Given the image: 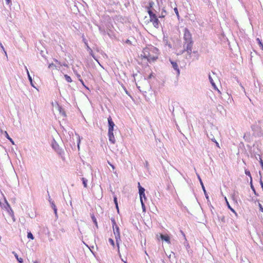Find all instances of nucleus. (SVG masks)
<instances>
[{
	"mask_svg": "<svg viewBox=\"0 0 263 263\" xmlns=\"http://www.w3.org/2000/svg\"><path fill=\"white\" fill-rule=\"evenodd\" d=\"M0 46H1V47L2 48V49H3V50L4 51V53H5V55L7 56V52H6V51L5 50L4 47V46H3V45H2V43H1V44H0Z\"/></svg>",
	"mask_w": 263,
	"mask_h": 263,
	"instance_id": "72a5a7b5",
	"label": "nucleus"
},
{
	"mask_svg": "<svg viewBox=\"0 0 263 263\" xmlns=\"http://www.w3.org/2000/svg\"><path fill=\"white\" fill-rule=\"evenodd\" d=\"M114 130V127H108V133L113 132Z\"/></svg>",
	"mask_w": 263,
	"mask_h": 263,
	"instance_id": "e433bc0d",
	"label": "nucleus"
},
{
	"mask_svg": "<svg viewBox=\"0 0 263 263\" xmlns=\"http://www.w3.org/2000/svg\"><path fill=\"white\" fill-rule=\"evenodd\" d=\"M219 220H221L223 223L225 222V217L224 216H218Z\"/></svg>",
	"mask_w": 263,
	"mask_h": 263,
	"instance_id": "cd10ccee",
	"label": "nucleus"
},
{
	"mask_svg": "<svg viewBox=\"0 0 263 263\" xmlns=\"http://www.w3.org/2000/svg\"><path fill=\"white\" fill-rule=\"evenodd\" d=\"M245 174H246V175L249 176L251 178V179L252 180V177H251V173H250L249 171H248L247 170H245Z\"/></svg>",
	"mask_w": 263,
	"mask_h": 263,
	"instance_id": "c756f323",
	"label": "nucleus"
},
{
	"mask_svg": "<svg viewBox=\"0 0 263 263\" xmlns=\"http://www.w3.org/2000/svg\"><path fill=\"white\" fill-rule=\"evenodd\" d=\"M63 65H64V66H67V65H66V64H63Z\"/></svg>",
	"mask_w": 263,
	"mask_h": 263,
	"instance_id": "864d4df0",
	"label": "nucleus"
},
{
	"mask_svg": "<svg viewBox=\"0 0 263 263\" xmlns=\"http://www.w3.org/2000/svg\"><path fill=\"white\" fill-rule=\"evenodd\" d=\"M140 202H141V203L142 210H143V212H145V210H146V208H145V204L144 203V201H140Z\"/></svg>",
	"mask_w": 263,
	"mask_h": 263,
	"instance_id": "c85d7f7f",
	"label": "nucleus"
},
{
	"mask_svg": "<svg viewBox=\"0 0 263 263\" xmlns=\"http://www.w3.org/2000/svg\"><path fill=\"white\" fill-rule=\"evenodd\" d=\"M138 189H139V193L140 194H142L143 193H144L145 189L144 187H142L140 185V184L139 182H138Z\"/></svg>",
	"mask_w": 263,
	"mask_h": 263,
	"instance_id": "ddd939ff",
	"label": "nucleus"
},
{
	"mask_svg": "<svg viewBox=\"0 0 263 263\" xmlns=\"http://www.w3.org/2000/svg\"><path fill=\"white\" fill-rule=\"evenodd\" d=\"M25 68H26V71H27V75H28V79H29V81L30 82L31 85L32 87L35 88V86H34V84L33 83V82H32V78H31V77L30 76V75L29 74V71H28V69L26 67H25Z\"/></svg>",
	"mask_w": 263,
	"mask_h": 263,
	"instance_id": "f8f14e48",
	"label": "nucleus"
},
{
	"mask_svg": "<svg viewBox=\"0 0 263 263\" xmlns=\"http://www.w3.org/2000/svg\"><path fill=\"white\" fill-rule=\"evenodd\" d=\"M197 176L198 179H199V180L200 183V184H201V186H202V190H203V192H204V193L205 196V197H206V199H208V198H209V196H208V194H207V193H206V190H205V187H204V185H203V182H202V180H201V178H200V176H199L198 174H197Z\"/></svg>",
	"mask_w": 263,
	"mask_h": 263,
	"instance_id": "39448f33",
	"label": "nucleus"
},
{
	"mask_svg": "<svg viewBox=\"0 0 263 263\" xmlns=\"http://www.w3.org/2000/svg\"><path fill=\"white\" fill-rule=\"evenodd\" d=\"M91 219H92V221H93L94 223L95 224L96 226L97 227H98V223H97V218L95 217V216H94L93 214H91Z\"/></svg>",
	"mask_w": 263,
	"mask_h": 263,
	"instance_id": "6ab92c4d",
	"label": "nucleus"
},
{
	"mask_svg": "<svg viewBox=\"0 0 263 263\" xmlns=\"http://www.w3.org/2000/svg\"><path fill=\"white\" fill-rule=\"evenodd\" d=\"M251 189L253 191L254 194L255 195H256V191H255V188L254 187V186L252 185V183L251 182Z\"/></svg>",
	"mask_w": 263,
	"mask_h": 263,
	"instance_id": "473e14b6",
	"label": "nucleus"
},
{
	"mask_svg": "<svg viewBox=\"0 0 263 263\" xmlns=\"http://www.w3.org/2000/svg\"><path fill=\"white\" fill-rule=\"evenodd\" d=\"M207 136L212 141L216 142V139H215L214 136H213V135L211 133H210V134L208 133L207 134Z\"/></svg>",
	"mask_w": 263,
	"mask_h": 263,
	"instance_id": "f3484780",
	"label": "nucleus"
},
{
	"mask_svg": "<svg viewBox=\"0 0 263 263\" xmlns=\"http://www.w3.org/2000/svg\"><path fill=\"white\" fill-rule=\"evenodd\" d=\"M152 77H153V74H151L148 76V79H151Z\"/></svg>",
	"mask_w": 263,
	"mask_h": 263,
	"instance_id": "09e8293b",
	"label": "nucleus"
},
{
	"mask_svg": "<svg viewBox=\"0 0 263 263\" xmlns=\"http://www.w3.org/2000/svg\"><path fill=\"white\" fill-rule=\"evenodd\" d=\"M79 80L80 81V82L82 83V84H83V86H84L86 88L88 89L84 84V82L83 81V80L82 79H79Z\"/></svg>",
	"mask_w": 263,
	"mask_h": 263,
	"instance_id": "79ce46f5",
	"label": "nucleus"
},
{
	"mask_svg": "<svg viewBox=\"0 0 263 263\" xmlns=\"http://www.w3.org/2000/svg\"><path fill=\"white\" fill-rule=\"evenodd\" d=\"M99 66L102 67V66H101V65L100 64H99Z\"/></svg>",
	"mask_w": 263,
	"mask_h": 263,
	"instance_id": "5fc2aeb1",
	"label": "nucleus"
},
{
	"mask_svg": "<svg viewBox=\"0 0 263 263\" xmlns=\"http://www.w3.org/2000/svg\"><path fill=\"white\" fill-rule=\"evenodd\" d=\"M52 67H55V66L53 64H51L49 65V68H51Z\"/></svg>",
	"mask_w": 263,
	"mask_h": 263,
	"instance_id": "c03bdc74",
	"label": "nucleus"
},
{
	"mask_svg": "<svg viewBox=\"0 0 263 263\" xmlns=\"http://www.w3.org/2000/svg\"><path fill=\"white\" fill-rule=\"evenodd\" d=\"M82 180L83 181V184L85 187H87V180L85 178H82Z\"/></svg>",
	"mask_w": 263,
	"mask_h": 263,
	"instance_id": "393cba45",
	"label": "nucleus"
},
{
	"mask_svg": "<svg viewBox=\"0 0 263 263\" xmlns=\"http://www.w3.org/2000/svg\"><path fill=\"white\" fill-rule=\"evenodd\" d=\"M78 137H79V142L78 143V148H79V143L80 142V137L79 136H78Z\"/></svg>",
	"mask_w": 263,
	"mask_h": 263,
	"instance_id": "49530a36",
	"label": "nucleus"
},
{
	"mask_svg": "<svg viewBox=\"0 0 263 263\" xmlns=\"http://www.w3.org/2000/svg\"><path fill=\"white\" fill-rule=\"evenodd\" d=\"M171 64L172 65L173 68L177 71V75H179L180 74V70L178 68V64L176 62L170 61Z\"/></svg>",
	"mask_w": 263,
	"mask_h": 263,
	"instance_id": "423d86ee",
	"label": "nucleus"
},
{
	"mask_svg": "<svg viewBox=\"0 0 263 263\" xmlns=\"http://www.w3.org/2000/svg\"><path fill=\"white\" fill-rule=\"evenodd\" d=\"M160 237H161L162 240L165 241L168 243H171V242H170V237L168 236L161 234V236H160Z\"/></svg>",
	"mask_w": 263,
	"mask_h": 263,
	"instance_id": "9b49d317",
	"label": "nucleus"
},
{
	"mask_svg": "<svg viewBox=\"0 0 263 263\" xmlns=\"http://www.w3.org/2000/svg\"><path fill=\"white\" fill-rule=\"evenodd\" d=\"M159 50L155 47L151 46L143 49L142 56L149 62H154L158 59Z\"/></svg>",
	"mask_w": 263,
	"mask_h": 263,
	"instance_id": "f257e3e1",
	"label": "nucleus"
},
{
	"mask_svg": "<svg viewBox=\"0 0 263 263\" xmlns=\"http://www.w3.org/2000/svg\"><path fill=\"white\" fill-rule=\"evenodd\" d=\"M216 143V146L218 147H219V143L216 141V142H214Z\"/></svg>",
	"mask_w": 263,
	"mask_h": 263,
	"instance_id": "de8ad7c7",
	"label": "nucleus"
},
{
	"mask_svg": "<svg viewBox=\"0 0 263 263\" xmlns=\"http://www.w3.org/2000/svg\"><path fill=\"white\" fill-rule=\"evenodd\" d=\"M139 195H140V201H143V198L144 199V200L146 199L145 193H143L142 194H141Z\"/></svg>",
	"mask_w": 263,
	"mask_h": 263,
	"instance_id": "5701e85b",
	"label": "nucleus"
},
{
	"mask_svg": "<svg viewBox=\"0 0 263 263\" xmlns=\"http://www.w3.org/2000/svg\"><path fill=\"white\" fill-rule=\"evenodd\" d=\"M227 204H228V208L231 210V211H232L233 213H234L236 215H237V213L235 212L234 210L231 207V206L230 205V204H229V203L228 202H227Z\"/></svg>",
	"mask_w": 263,
	"mask_h": 263,
	"instance_id": "7c9ffc66",
	"label": "nucleus"
},
{
	"mask_svg": "<svg viewBox=\"0 0 263 263\" xmlns=\"http://www.w3.org/2000/svg\"><path fill=\"white\" fill-rule=\"evenodd\" d=\"M162 0H157V3L159 5L160 4H162Z\"/></svg>",
	"mask_w": 263,
	"mask_h": 263,
	"instance_id": "37998d69",
	"label": "nucleus"
},
{
	"mask_svg": "<svg viewBox=\"0 0 263 263\" xmlns=\"http://www.w3.org/2000/svg\"><path fill=\"white\" fill-rule=\"evenodd\" d=\"M184 52H185V48H184V49H183V50L180 51H179V52L178 53V55H179V54H183Z\"/></svg>",
	"mask_w": 263,
	"mask_h": 263,
	"instance_id": "4c0bfd02",
	"label": "nucleus"
},
{
	"mask_svg": "<svg viewBox=\"0 0 263 263\" xmlns=\"http://www.w3.org/2000/svg\"><path fill=\"white\" fill-rule=\"evenodd\" d=\"M183 40V47H185L187 45H193L192 34L187 28H185L184 30Z\"/></svg>",
	"mask_w": 263,
	"mask_h": 263,
	"instance_id": "f03ea898",
	"label": "nucleus"
},
{
	"mask_svg": "<svg viewBox=\"0 0 263 263\" xmlns=\"http://www.w3.org/2000/svg\"><path fill=\"white\" fill-rule=\"evenodd\" d=\"M136 86L140 91L142 92H145V93H146L147 91L149 90L151 88L150 85L148 84H147V87L143 90H142L141 89V87L138 86L137 84H136Z\"/></svg>",
	"mask_w": 263,
	"mask_h": 263,
	"instance_id": "9d476101",
	"label": "nucleus"
},
{
	"mask_svg": "<svg viewBox=\"0 0 263 263\" xmlns=\"http://www.w3.org/2000/svg\"><path fill=\"white\" fill-rule=\"evenodd\" d=\"M147 12L149 16L150 21L153 23V26L156 28L159 27L160 22L156 15L151 10H148Z\"/></svg>",
	"mask_w": 263,
	"mask_h": 263,
	"instance_id": "7ed1b4c3",
	"label": "nucleus"
},
{
	"mask_svg": "<svg viewBox=\"0 0 263 263\" xmlns=\"http://www.w3.org/2000/svg\"><path fill=\"white\" fill-rule=\"evenodd\" d=\"M125 263H126V262H125Z\"/></svg>",
	"mask_w": 263,
	"mask_h": 263,
	"instance_id": "6e6d98bb",
	"label": "nucleus"
},
{
	"mask_svg": "<svg viewBox=\"0 0 263 263\" xmlns=\"http://www.w3.org/2000/svg\"><path fill=\"white\" fill-rule=\"evenodd\" d=\"M154 5V3L153 1H151L148 3V6L147 7V11L148 10H151V9L153 7Z\"/></svg>",
	"mask_w": 263,
	"mask_h": 263,
	"instance_id": "412c9836",
	"label": "nucleus"
},
{
	"mask_svg": "<svg viewBox=\"0 0 263 263\" xmlns=\"http://www.w3.org/2000/svg\"><path fill=\"white\" fill-rule=\"evenodd\" d=\"M209 79L210 80V82L211 83V84H212V85L213 86V87H214V88L215 89H216L217 90V91H218V92H220V91L218 89V88H217L216 85H215V83H214L211 74H209Z\"/></svg>",
	"mask_w": 263,
	"mask_h": 263,
	"instance_id": "1a4fd4ad",
	"label": "nucleus"
},
{
	"mask_svg": "<svg viewBox=\"0 0 263 263\" xmlns=\"http://www.w3.org/2000/svg\"><path fill=\"white\" fill-rule=\"evenodd\" d=\"M109 243L112 246H115V243H114V241L111 238H109V240H108Z\"/></svg>",
	"mask_w": 263,
	"mask_h": 263,
	"instance_id": "2f4dec72",
	"label": "nucleus"
},
{
	"mask_svg": "<svg viewBox=\"0 0 263 263\" xmlns=\"http://www.w3.org/2000/svg\"><path fill=\"white\" fill-rule=\"evenodd\" d=\"M51 204V206L53 210H54V212L55 213V216H57V209L56 208L55 205L53 203V202H50Z\"/></svg>",
	"mask_w": 263,
	"mask_h": 263,
	"instance_id": "a211bd4d",
	"label": "nucleus"
},
{
	"mask_svg": "<svg viewBox=\"0 0 263 263\" xmlns=\"http://www.w3.org/2000/svg\"><path fill=\"white\" fill-rule=\"evenodd\" d=\"M108 126L109 127H114L115 124H114V122L112 121L110 117H109V118H108Z\"/></svg>",
	"mask_w": 263,
	"mask_h": 263,
	"instance_id": "2eb2a0df",
	"label": "nucleus"
},
{
	"mask_svg": "<svg viewBox=\"0 0 263 263\" xmlns=\"http://www.w3.org/2000/svg\"><path fill=\"white\" fill-rule=\"evenodd\" d=\"M180 233H181V234L183 236L185 241H187V240H186V238L185 237V234L184 233V232L182 230H180Z\"/></svg>",
	"mask_w": 263,
	"mask_h": 263,
	"instance_id": "c9c22d12",
	"label": "nucleus"
},
{
	"mask_svg": "<svg viewBox=\"0 0 263 263\" xmlns=\"http://www.w3.org/2000/svg\"><path fill=\"white\" fill-rule=\"evenodd\" d=\"M124 90H125V91L126 93V94H128L127 90L125 88H124Z\"/></svg>",
	"mask_w": 263,
	"mask_h": 263,
	"instance_id": "3c124183",
	"label": "nucleus"
},
{
	"mask_svg": "<svg viewBox=\"0 0 263 263\" xmlns=\"http://www.w3.org/2000/svg\"><path fill=\"white\" fill-rule=\"evenodd\" d=\"M174 11H175V12L176 14L177 15V16L178 17H179V12H178V9H177V8H174Z\"/></svg>",
	"mask_w": 263,
	"mask_h": 263,
	"instance_id": "f704fd0d",
	"label": "nucleus"
},
{
	"mask_svg": "<svg viewBox=\"0 0 263 263\" xmlns=\"http://www.w3.org/2000/svg\"><path fill=\"white\" fill-rule=\"evenodd\" d=\"M64 77L65 78V80L68 82H72V79L71 78L68 76V75L67 74H65L64 75Z\"/></svg>",
	"mask_w": 263,
	"mask_h": 263,
	"instance_id": "4be33fe9",
	"label": "nucleus"
},
{
	"mask_svg": "<svg viewBox=\"0 0 263 263\" xmlns=\"http://www.w3.org/2000/svg\"><path fill=\"white\" fill-rule=\"evenodd\" d=\"M12 253L20 263H22L23 262V259L22 258L18 257L17 254L15 252H13Z\"/></svg>",
	"mask_w": 263,
	"mask_h": 263,
	"instance_id": "dca6fc26",
	"label": "nucleus"
},
{
	"mask_svg": "<svg viewBox=\"0 0 263 263\" xmlns=\"http://www.w3.org/2000/svg\"><path fill=\"white\" fill-rule=\"evenodd\" d=\"M259 206L260 210L263 212V207L262 206L261 204L260 203H259Z\"/></svg>",
	"mask_w": 263,
	"mask_h": 263,
	"instance_id": "ea45409f",
	"label": "nucleus"
},
{
	"mask_svg": "<svg viewBox=\"0 0 263 263\" xmlns=\"http://www.w3.org/2000/svg\"><path fill=\"white\" fill-rule=\"evenodd\" d=\"M6 2L8 5H11V0H6Z\"/></svg>",
	"mask_w": 263,
	"mask_h": 263,
	"instance_id": "58836bf2",
	"label": "nucleus"
},
{
	"mask_svg": "<svg viewBox=\"0 0 263 263\" xmlns=\"http://www.w3.org/2000/svg\"><path fill=\"white\" fill-rule=\"evenodd\" d=\"M27 237L28 238H30L31 239H34V237L32 235V234L30 232H28V234H27Z\"/></svg>",
	"mask_w": 263,
	"mask_h": 263,
	"instance_id": "a878e982",
	"label": "nucleus"
},
{
	"mask_svg": "<svg viewBox=\"0 0 263 263\" xmlns=\"http://www.w3.org/2000/svg\"><path fill=\"white\" fill-rule=\"evenodd\" d=\"M4 133L5 137L11 142V143L12 144L14 145L15 143H14V141L12 139V138H11L9 137V136L8 134L7 133V132L6 131H5Z\"/></svg>",
	"mask_w": 263,
	"mask_h": 263,
	"instance_id": "4468645a",
	"label": "nucleus"
},
{
	"mask_svg": "<svg viewBox=\"0 0 263 263\" xmlns=\"http://www.w3.org/2000/svg\"><path fill=\"white\" fill-rule=\"evenodd\" d=\"M114 202H115V204H116V206L117 209L118 210V211H119V209H118V205L117 198V197H114Z\"/></svg>",
	"mask_w": 263,
	"mask_h": 263,
	"instance_id": "bb28decb",
	"label": "nucleus"
},
{
	"mask_svg": "<svg viewBox=\"0 0 263 263\" xmlns=\"http://www.w3.org/2000/svg\"><path fill=\"white\" fill-rule=\"evenodd\" d=\"M114 234L116 239V243L118 247V251H119V243L120 240L119 228L118 226H116V230H114Z\"/></svg>",
	"mask_w": 263,
	"mask_h": 263,
	"instance_id": "20e7f679",
	"label": "nucleus"
},
{
	"mask_svg": "<svg viewBox=\"0 0 263 263\" xmlns=\"http://www.w3.org/2000/svg\"><path fill=\"white\" fill-rule=\"evenodd\" d=\"M126 43H127V44H131V42H130V41L129 40H127L126 41Z\"/></svg>",
	"mask_w": 263,
	"mask_h": 263,
	"instance_id": "a18cd8bd",
	"label": "nucleus"
},
{
	"mask_svg": "<svg viewBox=\"0 0 263 263\" xmlns=\"http://www.w3.org/2000/svg\"><path fill=\"white\" fill-rule=\"evenodd\" d=\"M9 213L10 214H13V212L12 210L11 209H10V211L9 212Z\"/></svg>",
	"mask_w": 263,
	"mask_h": 263,
	"instance_id": "8fccbe9b",
	"label": "nucleus"
},
{
	"mask_svg": "<svg viewBox=\"0 0 263 263\" xmlns=\"http://www.w3.org/2000/svg\"><path fill=\"white\" fill-rule=\"evenodd\" d=\"M91 55L93 57V58L95 59V60H96L98 63H99V60H98V59L97 58H96V57H95L92 54V53H91Z\"/></svg>",
	"mask_w": 263,
	"mask_h": 263,
	"instance_id": "a19ab883",
	"label": "nucleus"
},
{
	"mask_svg": "<svg viewBox=\"0 0 263 263\" xmlns=\"http://www.w3.org/2000/svg\"><path fill=\"white\" fill-rule=\"evenodd\" d=\"M256 41H257V43L258 44V45H259L260 48L262 50H263V44L262 43L261 40L259 38H257L256 39Z\"/></svg>",
	"mask_w": 263,
	"mask_h": 263,
	"instance_id": "aec40b11",
	"label": "nucleus"
},
{
	"mask_svg": "<svg viewBox=\"0 0 263 263\" xmlns=\"http://www.w3.org/2000/svg\"><path fill=\"white\" fill-rule=\"evenodd\" d=\"M193 45H186L184 48H185V51H186L187 54L190 56L192 53Z\"/></svg>",
	"mask_w": 263,
	"mask_h": 263,
	"instance_id": "6e6552de",
	"label": "nucleus"
},
{
	"mask_svg": "<svg viewBox=\"0 0 263 263\" xmlns=\"http://www.w3.org/2000/svg\"><path fill=\"white\" fill-rule=\"evenodd\" d=\"M110 166L112 167V168L114 170L115 169V167L114 165H112V164H110Z\"/></svg>",
	"mask_w": 263,
	"mask_h": 263,
	"instance_id": "603ef678",
	"label": "nucleus"
},
{
	"mask_svg": "<svg viewBox=\"0 0 263 263\" xmlns=\"http://www.w3.org/2000/svg\"><path fill=\"white\" fill-rule=\"evenodd\" d=\"M166 11L165 10H163L161 12V15L159 16V18H163L165 16Z\"/></svg>",
	"mask_w": 263,
	"mask_h": 263,
	"instance_id": "b1692460",
	"label": "nucleus"
},
{
	"mask_svg": "<svg viewBox=\"0 0 263 263\" xmlns=\"http://www.w3.org/2000/svg\"><path fill=\"white\" fill-rule=\"evenodd\" d=\"M108 138H109V141L111 143L115 144V142H116V139H115V138L114 137L113 132L108 133Z\"/></svg>",
	"mask_w": 263,
	"mask_h": 263,
	"instance_id": "0eeeda50",
	"label": "nucleus"
}]
</instances>
